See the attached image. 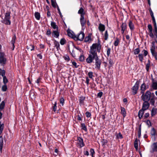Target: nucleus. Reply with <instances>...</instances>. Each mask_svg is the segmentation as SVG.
Here are the masks:
<instances>
[{
  "label": "nucleus",
  "mask_w": 157,
  "mask_h": 157,
  "mask_svg": "<svg viewBox=\"0 0 157 157\" xmlns=\"http://www.w3.org/2000/svg\"><path fill=\"white\" fill-rule=\"evenodd\" d=\"M144 101L143 103L142 109L144 110H145L149 108L150 104L148 101Z\"/></svg>",
  "instance_id": "9b49d317"
},
{
  "label": "nucleus",
  "mask_w": 157,
  "mask_h": 157,
  "mask_svg": "<svg viewBox=\"0 0 157 157\" xmlns=\"http://www.w3.org/2000/svg\"><path fill=\"white\" fill-rule=\"evenodd\" d=\"M75 49L76 50H77L81 52H82V50L81 48H79L78 47H75Z\"/></svg>",
  "instance_id": "0e129e2a"
},
{
  "label": "nucleus",
  "mask_w": 157,
  "mask_h": 157,
  "mask_svg": "<svg viewBox=\"0 0 157 157\" xmlns=\"http://www.w3.org/2000/svg\"><path fill=\"white\" fill-rule=\"evenodd\" d=\"M128 25L131 30H132L134 29V25L131 21H129Z\"/></svg>",
  "instance_id": "5701e85b"
},
{
  "label": "nucleus",
  "mask_w": 157,
  "mask_h": 157,
  "mask_svg": "<svg viewBox=\"0 0 157 157\" xmlns=\"http://www.w3.org/2000/svg\"><path fill=\"white\" fill-rule=\"evenodd\" d=\"M119 43V40L117 38L116 39V40L115 41L114 44L115 46H117L118 45Z\"/></svg>",
  "instance_id": "37998d69"
},
{
  "label": "nucleus",
  "mask_w": 157,
  "mask_h": 157,
  "mask_svg": "<svg viewBox=\"0 0 157 157\" xmlns=\"http://www.w3.org/2000/svg\"><path fill=\"white\" fill-rule=\"evenodd\" d=\"M34 15L35 18L37 20H39L40 19V15L39 13L37 12H35Z\"/></svg>",
  "instance_id": "cd10ccee"
},
{
  "label": "nucleus",
  "mask_w": 157,
  "mask_h": 157,
  "mask_svg": "<svg viewBox=\"0 0 157 157\" xmlns=\"http://www.w3.org/2000/svg\"><path fill=\"white\" fill-rule=\"evenodd\" d=\"M64 100L63 98H61L60 99V102L61 104H62V105H63V104L64 102Z\"/></svg>",
  "instance_id": "69168bd1"
},
{
  "label": "nucleus",
  "mask_w": 157,
  "mask_h": 157,
  "mask_svg": "<svg viewBox=\"0 0 157 157\" xmlns=\"http://www.w3.org/2000/svg\"><path fill=\"white\" fill-rule=\"evenodd\" d=\"M10 12H7L6 13L4 19L3 20L2 22L6 25H10L11 22L10 20Z\"/></svg>",
  "instance_id": "20e7f679"
},
{
  "label": "nucleus",
  "mask_w": 157,
  "mask_h": 157,
  "mask_svg": "<svg viewBox=\"0 0 157 157\" xmlns=\"http://www.w3.org/2000/svg\"><path fill=\"white\" fill-rule=\"evenodd\" d=\"M86 117H90L91 116V113L88 112H86Z\"/></svg>",
  "instance_id": "3c124183"
},
{
  "label": "nucleus",
  "mask_w": 157,
  "mask_h": 157,
  "mask_svg": "<svg viewBox=\"0 0 157 157\" xmlns=\"http://www.w3.org/2000/svg\"><path fill=\"white\" fill-rule=\"evenodd\" d=\"M150 66V63L149 60L148 61V62L146 64V70L147 71H149V68Z\"/></svg>",
  "instance_id": "4c0bfd02"
},
{
  "label": "nucleus",
  "mask_w": 157,
  "mask_h": 157,
  "mask_svg": "<svg viewBox=\"0 0 157 157\" xmlns=\"http://www.w3.org/2000/svg\"><path fill=\"white\" fill-rule=\"evenodd\" d=\"M7 89V87L6 85H5L2 86V90L4 91H6Z\"/></svg>",
  "instance_id": "864d4df0"
},
{
  "label": "nucleus",
  "mask_w": 157,
  "mask_h": 157,
  "mask_svg": "<svg viewBox=\"0 0 157 157\" xmlns=\"http://www.w3.org/2000/svg\"><path fill=\"white\" fill-rule=\"evenodd\" d=\"M152 21H153V23L154 24V28H157V25H156V21H155V19L152 20Z\"/></svg>",
  "instance_id": "680f3d73"
},
{
  "label": "nucleus",
  "mask_w": 157,
  "mask_h": 157,
  "mask_svg": "<svg viewBox=\"0 0 157 157\" xmlns=\"http://www.w3.org/2000/svg\"><path fill=\"white\" fill-rule=\"evenodd\" d=\"M134 146L136 149L137 150L138 148V141L137 139H136L135 141Z\"/></svg>",
  "instance_id": "7c9ffc66"
},
{
  "label": "nucleus",
  "mask_w": 157,
  "mask_h": 157,
  "mask_svg": "<svg viewBox=\"0 0 157 157\" xmlns=\"http://www.w3.org/2000/svg\"><path fill=\"white\" fill-rule=\"evenodd\" d=\"M90 154L92 157L93 156V155L95 153L94 150V149L91 148L90 150Z\"/></svg>",
  "instance_id": "de8ad7c7"
},
{
  "label": "nucleus",
  "mask_w": 157,
  "mask_h": 157,
  "mask_svg": "<svg viewBox=\"0 0 157 157\" xmlns=\"http://www.w3.org/2000/svg\"><path fill=\"white\" fill-rule=\"evenodd\" d=\"M16 39V36L15 35H14V36H13L12 40L11 41V43L12 44L13 46V48L12 49L13 50L14 49V48L15 47L14 44L15 43V40Z\"/></svg>",
  "instance_id": "4be33fe9"
},
{
  "label": "nucleus",
  "mask_w": 157,
  "mask_h": 157,
  "mask_svg": "<svg viewBox=\"0 0 157 157\" xmlns=\"http://www.w3.org/2000/svg\"><path fill=\"white\" fill-rule=\"evenodd\" d=\"M101 49L100 43L93 44L90 47L89 54L88 57L98 56L97 52L99 53Z\"/></svg>",
  "instance_id": "f257e3e1"
},
{
  "label": "nucleus",
  "mask_w": 157,
  "mask_h": 157,
  "mask_svg": "<svg viewBox=\"0 0 157 157\" xmlns=\"http://www.w3.org/2000/svg\"><path fill=\"white\" fill-rule=\"evenodd\" d=\"M146 85L144 83L142 84L140 86V90L142 94H144V92L146 90Z\"/></svg>",
  "instance_id": "dca6fc26"
},
{
  "label": "nucleus",
  "mask_w": 157,
  "mask_h": 157,
  "mask_svg": "<svg viewBox=\"0 0 157 157\" xmlns=\"http://www.w3.org/2000/svg\"><path fill=\"white\" fill-rule=\"evenodd\" d=\"M148 28L149 30V32L152 31V27L151 25L149 24L148 25Z\"/></svg>",
  "instance_id": "5fc2aeb1"
},
{
  "label": "nucleus",
  "mask_w": 157,
  "mask_h": 157,
  "mask_svg": "<svg viewBox=\"0 0 157 157\" xmlns=\"http://www.w3.org/2000/svg\"><path fill=\"white\" fill-rule=\"evenodd\" d=\"M51 33V31L50 29H48L47 30L46 34L48 35H49Z\"/></svg>",
  "instance_id": "774afa93"
},
{
  "label": "nucleus",
  "mask_w": 157,
  "mask_h": 157,
  "mask_svg": "<svg viewBox=\"0 0 157 157\" xmlns=\"http://www.w3.org/2000/svg\"><path fill=\"white\" fill-rule=\"evenodd\" d=\"M155 47L154 46H153L151 48V51L152 55L154 56L155 59L157 60V53L155 51Z\"/></svg>",
  "instance_id": "9d476101"
},
{
  "label": "nucleus",
  "mask_w": 157,
  "mask_h": 157,
  "mask_svg": "<svg viewBox=\"0 0 157 157\" xmlns=\"http://www.w3.org/2000/svg\"><path fill=\"white\" fill-rule=\"evenodd\" d=\"M3 82L5 84L7 83L8 82V80L6 77L5 76H3Z\"/></svg>",
  "instance_id": "c03bdc74"
},
{
  "label": "nucleus",
  "mask_w": 157,
  "mask_h": 157,
  "mask_svg": "<svg viewBox=\"0 0 157 157\" xmlns=\"http://www.w3.org/2000/svg\"><path fill=\"white\" fill-rule=\"evenodd\" d=\"M111 49L110 48H108L107 50V54L108 56H109L110 53Z\"/></svg>",
  "instance_id": "6e6d98bb"
},
{
  "label": "nucleus",
  "mask_w": 157,
  "mask_h": 157,
  "mask_svg": "<svg viewBox=\"0 0 157 157\" xmlns=\"http://www.w3.org/2000/svg\"><path fill=\"white\" fill-rule=\"evenodd\" d=\"M151 134L152 136L155 137L156 134V131L154 128H152L151 131Z\"/></svg>",
  "instance_id": "a878e982"
},
{
  "label": "nucleus",
  "mask_w": 157,
  "mask_h": 157,
  "mask_svg": "<svg viewBox=\"0 0 157 157\" xmlns=\"http://www.w3.org/2000/svg\"><path fill=\"white\" fill-rule=\"evenodd\" d=\"M77 143L80 147H82L84 145L83 139L80 137H77Z\"/></svg>",
  "instance_id": "0eeeda50"
},
{
  "label": "nucleus",
  "mask_w": 157,
  "mask_h": 157,
  "mask_svg": "<svg viewBox=\"0 0 157 157\" xmlns=\"http://www.w3.org/2000/svg\"><path fill=\"white\" fill-rule=\"evenodd\" d=\"M126 24L125 23H123L121 26V33L122 34L124 33L125 30L126 28Z\"/></svg>",
  "instance_id": "6ab92c4d"
},
{
  "label": "nucleus",
  "mask_w": 157,
  "mask_h": 157,
  "mask_svg": "<svg viewBox=\"0 0 157 157\" xmlns=\"http://www.w3.org/2000/svg\"><path fill=\"white\" fill-rule=\"evenodd\" d=\"M27 48L28 50L32 51L34 50V47L33 45H30L29 46H27Z\"/></svg>",
  "instance_id": "c756f323"
},
{
  "label": "nucleus",
  "mask_w": 157,
  "mask_h": 157,
  "mask_svg": "<svg viewBox=\"0 0 157 157\" xmlns=\"http://www.w3.org/2000/svg\"><path fill=\"white\" fill-rule=\"evenodd\" d=\"M93 73L92 72H89L88 74V75L89 76V77L90 78L92 79L93 78Z\"/></svg>",
  "instance_id": "79ce46f5"
},
{
  "label": "nucleus",
  "mask_w": 157,
  "mask_h": 157,
  "mask_svg": "<svg viewBox=\"0 0 157 157\" xmlns=\"http://www.w3.org/2000/svg\"><path fill=\"white\" fill-rule=\"evenodd\" d=\"M78 13L80 14V17L81 16H84L85 13L84 12V9L82 7H81L78 10Z\"/></svg>",
  "instance_id": "a211bd4d"
},
{
  "label": "nucleus",
  "mask_w": 157,
  "mask_h": 157,
  "mask_svg": "<svg viewBox=\"0 0 157 157\" xmlns=\"http://www.w3.org/2000/svg\"><path fill=\"white\" fill-rule=\"evenodd\" d=\"M56 108H57V107H56V102H55L54 104V106H53V110L54 111H55L56 110Z\"/></svg>",
  "instance_id": "052dcab7"
},
{
  "label": "nucleus",
  "mask_w": 157,
  "mask_h": 157,
  "mask_svg": "<svg viewBox=\"0 0 157 157\" xmlns=\"http://www.w3.org/2000/svg\"><path fill=\"white\" fill-rule=\"evenodd\" d=\"M151 97V92L149 91H146L145 94H142L141 98L144 101H148Z\"/></svg>",
  "instance_id": "7ed1b4c3"
},
{
  "label": "nucleus",
  "mask_w": 157,
  "mask_h": 157,
  "mask_svg": "<svg viewBox=\"0 0 157 157\" xmlns=\"http://www.w3.org/2000/svg\"><path fill=\"white\" fill-rule=\"evenodd\" d=\"M101 143L103 145H105L107 143V141L106 140L103 139L101 141Z\"/></svg>",
  "instance_id": "a18cd8bd"
},
{
  "label": "nucleus",
  "mask_w": 157,
  "mask_h": 157,
  "mask_svg": "<svg viewBox=\"0 0 157 157\" xmlns=\"http://www.w3.org/2000/svg\"><path fill=\"white\" fill-rule=\"evenodd\" d=\"M67 32L68 36L74 39L75 35L74 34L73 32L69 29L67 30Z\"/></svg>",
  "instance_id": "ddd939ff"
},
{
  "label": "nucleus",
  "mask_w": 157,
  "mask_h": 157,
  "mask_svg": "<svg viewBox=\"0 0 157 157\" xmlns=\"http://www.w3.org/2000/svg\"><path fill=\"white\" fill-rule=\"evenodd\" d=\"M140 52V50L139 48H137L134 51V53L135 55L139 54Z\"/></svg>",
  "instance_id": "58836bf2"
},
{
  "label": "nucleus",
  "mask_w": 157,
  "mask_h": 157,
  "mask_svg": "<svg viewBox=\"0 0 157 157\" xmlns=\"http://www.w3.org/2000/svg\"><path fill=\"white\" fill-rule=\"evenodd\" d=\"M152 83L151 87L153 89L157 90V81L153 78L152 79Z\"/></svg>",
  "instance_id": "1a4fd4ad"
},
{
  "label": "nucleus",
  "mask_w": 157,
  "mask_h": 157,
  "mask_svg": "<svg viewBox=\"0 0 157 157\" xmlns=\"http://www.w3.org/2000/svg\"><path fill=\"white\" fill-rule=\"evenodd\" d=\"M84 37V33L82 32H81L78 35H75L74 40H79L80 41H82L83 40Z\"/></svg>",
  "instance_id": "39448f33"
},
{
  "label": "nucleus",
  "mask_w": 157,
  "mask_h": 157,
  "mask_svg": "<svg viewBox=\"0 0 157 157\" xmlns=\"http://www.w3.org/2000/svg\"><path fill=\"white\" fill-rule=\"evenodd\" d=\"M121 113L123 116V117H124L126 116V112L125 109L122 107H121Z\"/></svg>",
  "instance_id": "412c9836"
},
{
  "label": "nucleus",
  "mask_w": 157,
  "mask_h": 157,
  "mask_svg": "<svg viewBox=\"0 0 157 157\" xmlns=\"http://www.w3.org/2000/svg\"><path fill=\"white\" fill-rule=\"evenodd\" d=\"M72 64L73 65V66H74L75 68H77L78 66V65H77V63H76V62H74V61L72 62Z\"/></svg>",
  "instance_id": "49530a36"
},
{
  "label": "nucleus",
  "mask_w": 157,
  "mask_h": 157,
  "mask_svg": "<svg viewBox=\"0 0 157 157\" xmlns=\"http://www.w3.org/2000/svg\"><path fill=\"white\" fill-rule=\"evenodd\" d=\"M157 113V109H156L153 108L151 111V115L152 116H154Z\"/></svg>",
  "instance_id": "393cba45"
},
{
  "label": "nucleus",
  "mask_w": 157,
  "mask_h": 157,
  "mask_svg": "<svg viewBox=\"0 0 157 157\" xmlns=\"http://www.w3.org/2000/svg\"><path fill=\"white\" fill-rule=\"evenodd\" d=\"M146 124L149 127L151 126V123L150 121L147 120L146 121Z\"/></svg>",
  "instance_id": "e2e57ef3"
},
{
  "label": "nucleus",
  "mask_w": 157,
  "mask_h": 157,
  "mask_svg": "<svg viewBox=\"0 0 157 157\" xmlns=\"http://www.w3.org/2000/svg\"><path fill=\"white\" fill-rule=\"evenodd\" d=\"M66 43V41L64 38L61 39L60 41V44L62 45H63Z\"/></svg>",
  "instance_id": "2f4dec72"
},
{
  "label": "nucleus",
  "mask_w": 157,
  "mask_h": 157,
  "mask_svg": "<svg viewBox=\"0 0 157 157\" xmlns=\"http://www.w3.org/2000/svg\"><path fill=\"white\" fill-rule=\"evenodd\" d=\"M140 61L142 62L143 60V55L142 54H140L138 56Z\"/></svg>",
  "instance_id": "f704fd0d"
},
{
  "label": "nucleus",
  "mask_w": 157,
  "mask_h": 157,
  "mask_svg": "<svg viewBox=\"0 0 157 157\" xmlns=\"http://www.w3.org/2000/svg\"><path fill=\"white\" fill-rule=\"evenodd\" d=\"M94 60L95 61V68L99 70L101 67V62L98 56L87 57L86 59V62L89 63L93 62Z\"/></svg>",
  "instance_id": "f03ea898"
},
{
  "label": "nucleus",
  "mask_w": 157,
  "mask_h": 157,
  "mask_svg": "<svg viewBox=\"0 0 157 157\" xmlns=\"http://www.w3.org/2000/svg\"><path fill=\"white\" fill-rule=\"evenodd\" d=\"M151 149L150 152L153 153L154 152H157V142L153 143L151 146Z\"/></svg>",
  "instance_id": "6e6552de"
},
{
  "label": "nucleus",
  "mask_w": 157,
  "mask_h": 157,
  "mask_svg": "<svg viewBox=\"0 0 157 157\" xmlns=\"http://www.w3.org/2000/svg\"><path fill=\"white\" fill-rule=\"evenodd\" d=\"M144 111L145 110L141 109L139 111L138 114V116L141 119L142 117Z\"/></svg>",
  "instance_id": "aec40b11"
},
{
  "label": "nucleus",
  "mask_w": 157,
  "mask_h": 157,
  "mask_svg": "<svg viewBox=\"0 0 157 157\" xmlns=\"http://www.w3.org/2000/svg\"><path fill=\"white\" fill-rule=\"evenodd\" d=\"M116 136L117 139H121L123 138L122 135L120 132H119L118 134H117Z\"/></svg>",
  "instance_id": "e433bc0d"
},
{
  "label": "nucleus",
  "mask_w": 157,
  "mask_h": 157,
  "mask_svg": "<svg viewBox=\"0 0 157 157\" xmlns=\"http://www.w3.org/2000/svg\"><path fill=\"white\" fill-rule=\"evenodd\" d=\"M64 58L65 60L68 61L70 60L69 57L67 56H64Z\"/></svg>",
  "instance_id": "603ef678"
},
{
  "label": "nucleus",
  "mask_w": 157,
  "mask_h": 157,
  "mask_svg": "<svg viewBox=\"0 0 157 157\" xmlns=\"http://www.w3.org/2000/svg\"><path fill=\"white\" fill-rule=\"evenodd\" d=\"M139 82L138 81H137L135 83L134 86L132 87V93L133 94L135 95L137 93V91L139 87Z\"/></svg>",
  "instance_id": "423d86ee"
},
{
  "label": "nucleus",
  "mask_w": 157,
  "mask_h": 157,
  "mask_svg": "<svg viewBox=\"0 0 157 157\" xmlns=\"http://www.w3.org/2000/svg\"><path fill=\"white\" fill-rule=\"evenodd\" d=\"M105 26L104 25L100 23L98 26V29L100 32H103L105 30Z\"/></svg>",
  "instance_id": "f3484780"
},
{
  "label": "nucleus",
  "mask_w": 157,
  "mask_h": 157,
  "mask_svg": "<svg viewBox=\"0 0 157 157\" xmlns=\"http://www.w3.org/2000/svg\"><path fill=\"white\" fill-rule=\"evenodd\" d=\"M79 59L80 61H83L84 59V56L83 55H81L79 57Z\"/></svg>",
  "instance_id": "8fccbe9b"
},
{
  "label": "nucleus",
  "mask_w": 157,
  "mask_h": 157,
  "mask_svg": "<svg viewBox=\"0 0 157 157\" xmlns=\"http://www.w3.org/2000/svg\"><path fill=\"white\" fill-rule=\"evenodd\" d=\"M52 35L55 37L58 38L59 35V32L58 31V30L54 31L52 33Z\"/></svg>",
  "instance_id": "2eb2a0df"
},
{
  "label": "nucleus",
  "mask_w": 157,
  "mask_h": 157,
  "mask_svg": "<svg viewBox=\"0 0 157 157\" xmlns=\"http://www.w3.org/2000/svg\"><path fill=\"white\" fill-rule=\"evenodd\" d=\"M150 12L152 18V20L155 19V17L154 16L153 13L152 11L151 10V11H150Z\"/></svg>",
  "instance_id": "bf43d9fd"
},
{
  "label": "nucleus",
  "mask_w": 157,
  "mask_h": 157,
  "mask_svg": "<svg viewBox=\"0 0 157 157\" xmlns=\"http://www.w3.org/2000/svg\"><path fill=\"white\" fill-rule=\"evenodd\" d=\"M51 25L52 27L54 29H56V30H58V26L56 25V23L53 22H51Z\"/></svg>",
  "instance_id": "b1692460"
},
{
  "label": "nucleus",
  "mask_w": 157,
  "mask_h": 157,
  "mask_svg": "<svg viewBox=\"0 0 157 157\" xmlns=\"http://www.w3.org/2000/svg\"><path fill=\"white\" fill-rule=\"evenodd\" d=\"M142 52L144 53V56H146L148 54V52L146 50H143Z\"/></svg>",
  "instance_id": "09e8293b"
},
{
  "label": "nucleus",
  "mask_w": 157,
  "mask_h": 157,
  "mask_svg": "<svg viewBox=\"0 0 157 157\" xmlns=\"http://www.w3.org/2000/svg\"><path fill=\"white\" fill-rule=\"evenodd\" d=\"M52 6L54 7H56V3L54 1H53L52 0Z\"/></svg>",
  "instance_id": "4d7b16f0"
},
{
  "label": "nucleus",
  "mask_w": 157,
  "mask_h": 157,
  "mask_svg": "<svg viewBox=\"0 0 157 157\" xmlns=\"http://www.w3.org/2000/svg\"><path fill=\"white\" fill-rule=\"evenodd\" d=\"M90 40H91V37L90 36H88L85 38L84 41L85 42H87L89 41Z\"/></svg>",
  "instance_id": "a19ab883"
},
{
  "label": "nucleus",
  "mask_w": 157,
  "mask_h": 157,
  "mask_svg": "<svg viewBox=\"0 0 157 157\" xmlns=\"http://www.w3.org/2000/svg\"><path fill=\"white\" fill-rule=\"evenodd\" d=\"M81 127L82 129L84 131H87V129L85 124L84 123H82L81 124Z\"/></svg>",
  "instance_id": "473e14b6"
},
{
  "label": "nucleus",
  "mask_w": 157,
  "mask_h": 157,
  "mask_svg": "<svg viewBox=\"0 0 157 157\" xmlns=\"http://www.w3.org/2000/svg\"><path fill=\"white\" fill-rule=\"evenodd\" d=\"M108 32L107 30H106L105 33L104 35V39L105 40H107L108 38Z\"/></svg>",
  "instance_id": "72a5a7b5"
},
{
  "label": "nucleus",
  "mask_w": 157,
  "mask_h": 157,
  "mask_svg": "<svg viewBox=\"0 0 157 157\" xmlns=\"http://www.w3.org/2000/svg\"><path fill=\"white\" fill-rule=\"evenodd\" d=\"M141 129L140 127L139 130L138 131V136L140 137L141 135Z\"/></svg>",
  "instance_id": "13d9d810"
},
{
  "label": "nucleus",
  "mask_w": 157,
  "mask_h": 157,
  "mask_svg": "<svg viewBox=\"0 0 157 157\" xmlns=\"http://www.w3.org/2000/svg\"><path fill=\"white\" fill-rule=\"evenodd\" d=\"M3 144V138L2 136H0V149L1 150L2 148Z\"/></svg>",
  "instance_id": "bb28decb"
},
{
  "label": "nucleus",
  "mask_w": 157,
  "mask_h": 157,
  "mask_svg": "<svg viewBox=\"0 0 157 157\" xmlns=\"http://www.w3.org/2000/svg\"><path fill=\"white\" fill-rule=\"evenodd\" d=\"M54 44L55 45V47H56L57 49H58V48L59 47V42L55 40H54Z\"/></svg>",
  "instance_id": "c85d7f7f"
},
{
  "label": "nucleus",
  "mask_w": 157,
  "mask_h": 157,
  "mask_svg": "<svg viewBox=\"0 0 157 157\" xmlns=\"http://www.w3.org/2000/svg\"><path fill=\"white\" fill-rule=\"evenodd\" d=\"M5 71L4 70H2L0 69V75H2L3 77L5 76Z\"/></svg>",
  "instance_id": "ea45409f"
},
{
  "label": "nucleus",
  "mask_w": 157,
  "mask_h": 157,
  "mask_svg": "<svg viewBox=\"0 0 157 157\" xmlns=\"http://www.w3.org/2000/svg\"><path fill=\"white\" fill-rule=\"evenodd\" d=\"M5 103L4 101H2L0 104V109L2 110L4 109Z\"/></svg>",
  "instance_id": "c9c22d12"
},
{
  "label": "nucleus",
  "mask_w": 157,
  "mask_h": 157,
  "mask_svg": "<svg viewBox=\"0 0 157 157\" xmlns=\"http://www.w3.org/2000/svg\"><path fill=\"white\" fill-rule=\"evenodd\" d=\"M80 20L82 27H83L86 23V20L85 19L84 16L80 17Z\"/></svg>",
  "instance_id": "4468645a"
},
{
  "label": "nucleus",
  "mask_w": 157,
  "mask_h": 157,
  "mask_svg": "<svg viewBox=\"0 0 157 157\" xmlns=\"http://www.w3.org/2000/svg\"><path fill=\"white\" fill-rule=\"evenodd\" d=\"M102 94L103 93L102 92H99L98 94V96L101 98L102 96Z\"/></svg>",
  "instance_id": "338daca9"
},
{
  "label": "nucleus",
  "mask_w": 157,
  "mask_h": 157,
  "mask_svg": "<svg viewBox=\"0 0 157 157\" xmlns=\"http://www.w3.org/2000/svg\"><path fill=\"white\" fill-rule=\"evenodd\" d=\"M6 62V59L4 54H1L0 56V63L4 64Z\"/></svg>",
  "instance_id": "f8f14e48"
}]
</instances>
